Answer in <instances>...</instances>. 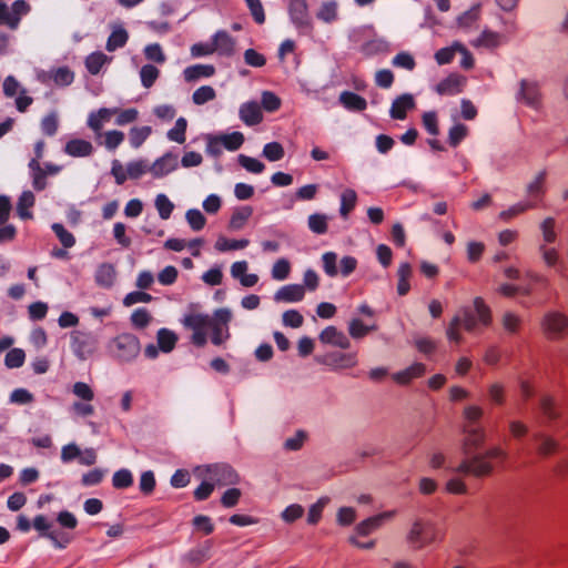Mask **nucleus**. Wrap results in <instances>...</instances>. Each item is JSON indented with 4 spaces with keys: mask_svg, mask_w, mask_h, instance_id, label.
<instances>
[{
    "mask_svg": "<svg viewBox=\"0 0 568 568\" xmlns=\"http://www.w3.org/2000/svg\"><path fill=\"white\" fill-rule=\"evenodd\" d=\"M506 452L500 447H493L484 454H476L464 458L457 466L447 465L446 470L454 474L446 483V490L454 495H465L468 488L463 480L465 476L485 477L491 474L493 464L490 460H505Z\"/></svg>",
    "mask_w": 568,
    "mask_h": 568,
    "instance_id": "obj_1",
    "label": "nucleus"
},
{
    "mask_svg": "<svg viewBox=\"0 0 568 568\" xmlns=\"http://www.w3.org/2000/svg\"><path fill=\"white\" fill-rule=\"evenodd\" d=\"M491 323V311L481 297L474 300V308L464 307L453 317L447 327V338L450 342L460 343L462 335L459 328L464 327L467 332H475L478 325L489 326Z\"/></svg>",
    "mask_w": 568,
    "mask_h": 568,
    "instance_id": "obj_2",
    "label": "nucleus"
},
{
    "mask_svg": "<svg viewBox=\"0 0 568 568\" xmlns=\"http://www.w3.org/2000/svg\"><path fill=\"white\" fill-rule=\"evenodd\" d=\"M443 540V532L437 525L430 520L416 519L407 536L406 541L414 550L423 549L434 542Z\"/></svg>",
    "mask_w": 568,
    "mask_h": 568,
    "instance_id": "obj_3",
    "label": "nucleus"
},
{
    "mask_svg": "<svg viewBox=\"0 0 568 568\" xmlns=\"http://www.w3.org/2000/svg\"><path fill=\"white\" fill-rule=\"evenodd\" d=\"M110 352L112 356L121 362L133 361L141 351L139 338L132 333H122L110 342Z\"/></svg>",
    "mask_w": 568,
    "mask_h": 568,
    "instance_id": "obj_4",
    "label": "nucleus"
},
{
    "mask_svg": "<svg viewBox=\"0 0 568 568\" xmlns=\"http://www.w3.org/2000/svg\"><path fill=\"white\" fill-rule=\"evenodd\" d=\"M70 347L78 359L85 361L98 351L99 337L93 332L73 331Z\"/></svg>",
    "mask_w": 568,
    "mask_h": 568,
    "instance_id": "obj_5",
    "label": "nucleus"
},
{
    "mask_svg": "<svg viewBox=\"0 0 568 568\" xmlns=\"http://www.w3.org/2000/svg\"><path fill=\"white\" fill-rule=\"evenodd\" d=\"M185 328L193 332L191 342L196 347H204L207 342V329L212 324V318L207 314L191 313L184 316L182 321Z\"/></svg>",
    "mask_w": 568,
    "mask_h": 568,
    "instance_id": "obj_6",
    "label": "nucleus"
},
{
    "mask_svg": "<svg viewBox=\"0 0 568 568\" xmlns=\"http://www.w3.org/2000/svg\"><path fill=\"white\" fill-rule=\"evenodd\" d=\"M31 11V6L26 0H14L11 6L2 2V26L11 30L18 29L22 17Z\"/></svg>",
    "mask_w": 568,
    "mask_h": 568,
    "instance_id": "obj_7",
    "label": "nucleus"
},
{
    "mask_svg": "<svg viewBox=\"0 0 568 568\" xmlns=\"http://www.w3.org/2000/svg\"><path fill=\"white\" fill-rule=\"evenodd\" d=\"M288 14L292 23L302 32H311L313 29L312 21L308 16V7L306 0H290Z\"/></svg>",
    "mask_w": 568,
    "mask_h": 568,
    "instance_id": "obj_8",
    "label": "nucleus"
},
{
    "mask_svg": "<svg viewBox=\"0 0 568 568\" xmlns=\"http://www.w3.org/2000/svg\"><path fill=\"white\" fill-rule=\"evenodd\" d=\"M541 326L548 338H559L568 332V318L559 312H549L544 316Z\"/></svg>",
    "mask_w": 568,
    "mask_h": 568,
    "instance_id": "obj_9",
    "label": "nucleus"
},
{
    "mask_svg": "<svg viewBox=\"0 0 568 568\" xmlns=\"http://www.w3.org/2000/svg\"><path fill=\"white\" fill-rule=\"evenodd\" d=\"M516 99L518 102L529 108L538 109L541 104V94L538 84L528 80H521Z\"/></svg>",
    "mask_w": 568,
    "mask_h": 568,
    "instance_id": "obj_10",
    "label": "nucleus"
},
{
    "mask_svg": "<svg viewBox=\"0 0 568 568\" xmlns=\"http://www.w3.org/2000/svg\"><path fill=\"white\" fill-rule=\"evenodd\" d=\"M178 165V154L166 152L161 158L156 159L152 165H150V173L153 175V178L160 179L176 170Z\"/></svg>",
    "mask_w": 568,
    "mask_h": 568,
    "instance_id": "obj_11",
    "label": "nucleus"
},
{
    "mask_svg": "<svg viewBox=\"0 0 568 568\" xmlns=\"http://www.w3.org/2000/svg\"><path fill=\"white\" fill-rule=\"evenodd\" d=\"M317 362L334 368H351L357 364V357L355 353L332 352L317 357Z\"/></svg>",
    "mask_w": 568,
    "mask_h": 568,
    "instance_id": "obj_12",
    "label": "nucleus"
},
{
    "mask_svg": "<svg viewBox=\"0 0 568 568\" xmlns=\"http://www.w3.org/2000/svg\"><path fill=\"white\" fill-rule=\"evenodd\" d=\"M464 450L466 455H470L473 450L479 448L486 438L485 430L480 425H465Z\"/></svg>",
    "mask_w": 568,
    "mask_h": 568,
    "instance_id": "obj_13",
    "label": "nucleus"
},
{
    "mask_svg": "<svg viewBox=\"0 0 568 568\" xmlns=\"http://www.w3.org/2000/svg\"><path fill=\"white\" fill-rule=\"evenodd\" d=\"M232 57L235 52V39L226 31L220 30L212 37V53Z\"/></svg>",
    "mask_w": 568,
    "mask_h": 568,
    "instance_id": "obj_14",
    "label": "nucleus"
},
{
    "mask_svg": "<svg viewBox=\"0 0 568 568\" xmlns=\"http://www.w3.org/2000/svg\"><path fill=\"white\" fill-rule=\"evenodd\" d=\"M415 106L416 103L410 93L400 94L393 101L389 115L395 120H404L407 116V112L415 109Z\"/></svg>",
    "mask_w": 568,
    "mask_h": 568,
    "instance_id": "obj_15",
    "label": "nucleus"
},
{
    "mask_svg": "<svg viewBox=\"0 0 568 568\" xmlns=\"http://www.w3.org/2000/svg\"><path fill=\"white\" fill-rule=\"evenodd\" d=\"M465 82L464 77L452 73L438 82L435 90L440 95H456L463 91Z\"/></svg>",
    "mask_w": 568,
    "mask_h": 568,
    "instance_id": "obj_16",
    "label": "nucleus"
},
{
    "mask_svg": "<svg viewBox=\"0 0 568 568\" xmlns=\"http://www.w3.org/2000/svg\"><path fill=\"white\" fill-rule=\"evenodd\" d=\"M116 112L118 108H101L89 114L87 124L99 136L104 123L109 122Z\"/></svg>",
    "mask_w": 568,
    "mask_h": 568,
    "instance_id": "obj_17",
    "label": "nucleus"
},
{
    "mask_svg": "<svg viewBox=\"0 0 568 568\" xmlns=\"http://www.w3.org/2000/svg\"><path fill=\"white\" fill-rule=\"evenodd\" d=\"M240 119L248 126L260 124L263 120L261 105L256 101H248L240 106Z\"/></svg>",
    "mask_w": 568,
    "mask_h": 568,
    "instance_id": "obj_18",
    "label": "nucleus"
},
{
    "mask_svg": "<svg viewBox=\"0 0 568 568\" xmlns=\"http://www.w3.org/2000/svg\"><path fill=\"white\" fill-rule=\"evenodd\" d=\"M320 341L323 344L334 345L343 349L351 347L348 337L335 326H327L324 328L320 334Z\"/></svg>",
    "mask_w": 568,
    "mask_h": 568,
    "instance_id": "obj_19",
    "label": "nucleus"
},
{
    "mask_svg": "<svg viewBox=\"0 0 568 568\" xmlns=\"http://www.w3.org/2000/svg\"><path fill=\"white\" fill-rule=\"evenodd\" d=\"M211 479L217 485H234L239 483V475L230 465H216L210 470Z\"/></svg>",
    "mask_w": 568,
    "mask_h": 568,
    "instance_id": "obj_20",
    "label": "nucleus"
},
{
    "mask_svg": "<svg viewBox=\"0 0 568 568\" xmlns=\"http://www.w3.org/2000/svg\"><path fill=\"white\" fill-rule=\"evenodd\" d=\"M538 252L547 267L555 268L557 273H559L560 275H565V267L562 262L560 261L559 252L556 247L539 244Z\"/></svg>",
    "mask_w": 568,
    "mask_h": 568,
    "instance_id": "obj_21",
    "label": "nucleus"
},
{
    "mask_svg": "<svg viewBox=\"0 0 568 568\" xmlns=\"http://www.w3.org/2000/svg\"><path fill=\"white\" fill-rule=\"evenodd\" d=\"M116 278V270L111 263L100 264L94 273V282L102 288H111Z\"/></svg>",
    "mask_w": 568,
    "mask_h": 568,
    "instance_id": "obj_22",
    "label": "nucleus"
},
{
    "mask_svg": "<svg viewBox=\"0 0 568 568\" xmlns=\"http://www.w3.org/2000/svg\"><path fill=\"white\" fill-rule=\"evenodd\" d=\"M426 373V366L423 363H414L409 367L396 372L392 378L398 385H408L413 379L422 377Z\"/></svg>",
    "mask_w": 568,
    "mask_h": 568,
    "instance_id": "obj_23",
    "label": "nucleus"
},
{
    "mask_svg": "<svg viewBox=\"0 0 568 568\" xmlns=\"http://www.w3.org/2000/svg\"><path fill=\"white\" fill-rule=\"evenodd\" d=\"M305 290L300 284H288L281 287L274 295L276 302L294 303L304 298Z\"/></svg>",
    "mask_w": 568,
    "mask_h": 568,
    "instance_id": "obj_24",
    "label": "nucleus"
},
{
    "mask_svg": "<svg viewBox=\"0 0 568 568\" xmlns=\"http://www.w3.org/2000/svg\"><path fill=\"white\" fill-rule=\"evenodd\" d=\"M394 511H385L375 516H372L356 526V532L361 536H367L378 529L385 519L393 517Z\"/></svg>",
    "mask_w": 568,
    "mask_h": 568,
    "instance_id": "obj_25",
    "label": "nucleus"
},
{
    "mask_svg": "<svg viewBox=\"0 0 568 568\" xmlns=\"http://www.w3.org/2000/svg\"><path fill=\"white\" fill-rule=\"evenodd\" d=\"M93 150L92 143L83 139H72L64 146V152L74 158L89 156Z\"/></svg>",
    "mask_w": 568,
    "mask_h": 568,
    "instance_id": "obj_26",
    "label": "nucleus"
},
{
    "mask_svg": "<svg viewBox=\"0 0 568 568\" xmlns=\"http://www.w3.org/2000/svg\"><path fill=\"white\" fill-rule=\"evenodd\" d=\"M36 196L31 191H23L17 203V215L21 220H32L33 213L31 209L34 206Z\"/></svg>",
    "mask_w": 568,
    "mask_h": 568,
    "instance_id": "obj_27",
    "label": "nucleus"
},
{
    "mask_svg": "<svg viewBox=\"0 0 568 568\" xmlns=\"http://www.w3.org/2000/svg\"><path fill=\"white\" fill-rule=\"evenodd\" d=\"M215 73V68L211 64H194L184 69L183 75L186 82H193L201 78H210Z\"/></svg>",
    "mask_w": 568,
    "mask_h": 568,
    "instance_id": "obj_28",
    "label": "nucleus"
},
{
    "mask_svg": "<svg viewBox=\"0 0 568 568\" xmlns=\"http://www.w3.org/2000/svg\"><path fill=\"white\" fill-rule=\"evenodd\" d=\"M339 102L349 111L361 112L367 108L366 100L352 91H343L339 95Z\"/></svg>",
    "mask_w": 568,
    "mask_h": 568,
    "instance_id": "obj_29",
    "label": "nucleus"
},
{
    "mask_svg": "<svg viewBox=\"0 0 568 568\" xmlns=\"http://www.w3.org/2000/svg\"><path fill=\"white\" fill-rule=\"evenodd\" d=\"M532 438L538 443L537 453L542 457L549 456L558 449V442L544 433H535Z\"/></svg>",
    "mask_w": 568,
    "mask_h": 568,
    "instance_id": "obj_30",
    "label": "nucleus"
},
{
    "mask_svg": "<svg viewBox=\"0 0 568 568\" xmlns=\"http://www.w3.org/2000/svg\"><path fill=\"white\" fill-rule=\"evenodd\" d=\"M11 210L12 205L10 199L2 195V242L13 240L17 233L12 224H7Z\"/></svg>",
    "mask_w": 568,
    "mask_h": 568,
    "instance_id": "obj_31",
    "label": "nucleus"
},
{
    "mask_svg": "<svg viewBox=\"0 0 568 568\" xmlns=\"http://www.w3.org/2000/svg\"><path fill=\"white\" fill-rule=\"evenodd\" d=\"M539 409L547 423L556 422L560 417V412L556 406L555 399L549 395L540 397Z\"/></svg>",
    "mask_w": 568,
    "mask_h": 568,
    "instance_id": "obj_32",
    "label": "nucleus"
},
{
    "mask_svg": "<svg viewBox=\"0 0 568 568\" xmlns=\"http://www.w3.org/2000/svg\"><path fill=\"white\" fill-rule=\"evenodd\" d=\"M316 18L325 23H333L338 19V3L335 0L324 1L318 11Z\"/></svg>",
    "mask_w": 568,
    "mask_h": 568,
    "instance_id": "obj_33",
    "label": "nucleus"
},
{
    "mask_svg": "<svg viewBox=\"0 0 568 568\" xmlns=\"http://www.w3.org/2000/svg\"><path fill=\"white\" fill-rule=\"evenodd\" d=\"M413 274L412 265L407 262H404L399 265L397 271L398 283H397V293L400 296H405L408 294L410 290L409 280Z\"/></svg>",
    "mask_w": 568,
    "mask_h": 568,
    "instance_id": "obj_34",
    "label": "nucleus"
},
{
    "mask_svg": "<svg viewBox=\"0 0 568 568\" xmlns=\"http://www.w3.org/2000/svg\"><path fill=\"white\" fill-rule=\"evenodd\" d=\"M129 39V33L123 27L115 28L108 38L105 49L113 52L116 49L123 48Z\"/></svg>",
    "mask_w": 568,
    "mask_h": 568,
    "instance_id": "obj_35",
    "label": "nucleus"
},
{
    "mask_svg": "<svg viewBox=\"0 0 568 568\" xmlns=\"http://www.w3.org/2000/svg\"><path fill=\"white\" fill-rule=\"evenodd\" d=\"M28 166L31 172L33 189L38 192L43 191L47 187V175L42 172V165L37 160H30Z\"/></svg>",
    "mask_w": 568,
    "mask_h": 568,
    "instance_id": "obj_36",
    "label": "nucleus"
},
{
    "mask_svg": "<svg viewBox=\"0 0 568 568\" xmlns=\"http://www.w3.org/2000/svg\"><path fill=\"white\" fill-rule=\"evenodd\" d=\"M158 346L164 353H170L175 347L178 336L174 332L168 328H161L156 334Z\"/></svg>",
    "mask_w": 568,
    "mask_h": 568,
    "instance_id": "obj_37",
    "label": "nucleus"
},
{
    "mask_svg": "<svg viewBox=\"0 0 568 568\" xmlns=\"http://www.w3.org/2000/svg\"><path fill=\"white\" fill-rule=\"evenodd\" d=\"M252 214L253 209L248 205L235 209L230 219V229L241 230L247 220L252 216Z\"/></svg>",
    "mask_w": 568,
    "mask_h": 568,
    "instance_id": "obj_38",
    "label": "nucleus"
},
{
    "mask_svg": "<svg viewBox=\"0 0 568 568\" xmlns=\"http://www.w3.org/2000/svg\"><path fill=\"white\" fill-rule=\"evenodd\" d=\"M151 126H133L129 132V141L132 148L139 149L151 135Z\"/></svg>",
    "mask_w": 568,
    "mask_h": 568,
    "instance_id": "obj_39",
    "label": "nucleus"
},
{
    "mask_svg": "<svg viewBox=\"0 0 568 568\" xmlns=\"http://www.w3.org/2000/svg\"><path fill=\"white\" fill-rule=\"evenodd\" d=\"M216 136L221 141L223 148L226 149L227 151L239 150L243 145L245 140L243 133L239 131L227 134H219Z\"/></svg>",
    "mask_w": 568,
    "mask_h": 568,
    "instance_id": "obj_40",
    "label": "nucleus"
},
{
    "mask_svg": "<svg viewBox=\"0 0 568 568\" xmlns=\"http://www.w3.org/2000/svg\"><path fill=\"white\" fill-rule=\"evenodd\" d=\"M49 77L59 87H68L74 80V73L68 67H60L50 71Z\"/></svg>",
    "mask_w": 568,
    "mask_h": 568,
    "instance_id": "obj_41",
    "label": "nucleus"
},
{
    "mask_svg": "<svg viewBox=\"0 0 568 568\" xmlns=\"http://www.w3.org/2000/svg\"><path fill=\"white\" fill-rule=\"evenodd\" d=\"M357 202V194L353 189H346L341 194V207L339 214L343 217H347L348 214L354 210Z\"/></svg>",
    "mask_w": 568,
    "mask_h": 568,
    "instance_id": "obj_42",
    "label": "nucleus"
},
{
    "mask_svg": "<svg viewBox=\"0 0 568 568\" xmlns=\"http://www.w3.org/2000/svg\"><path fill=\"white\" fill-rule=\"evenodd\" d=\"M108 57L103 52H92L85 59V68L91 74L95 75L101 71Z\"/></svg>",
    "mask_w": 568,
    "mask_h": 568,
    "instance_id": "obj_43",
    "label": "nucleus"
},
{
    "mask_svg": "<svg viewBox=\"0 0 568 568\" xmlns=\"http://www.w3.org/2000/svg\"><path fill=\"white\" fill-rule=\"evenodd\" d=\"M131 325L136 329H144L152 321V315L145 307L136 308L130 317Z\"/></svg>",
    "mask_w": 568,
    "mask_h": 568,
    "instance_id": "obj_44",
    "label": "nucleus"
},
{
    "mask_svg": "<svg viewBox=\"0 0 568 568\" xmlns=\"http://www.w3.org/2000/svg\"><path fill=\"white\" fill-rule=\"evenodd\" d=\"M52 231L54 232L55 236L59 239L60 243L64 248H71L75 244V237L74 235L69 232L63 224L61 223H53L51 225Z\"/></svg>",
    "mask_w": 568,
    "mask_h": 568,
    "instance_id": "obj_45",
    "label": "nucleus"
},
{
    "mask_svg": "<svg viewBox=\"0 0 568 568\" xmlns=\"http://www.w3.org/2000/svg\"><path fill=\"white\" fill-rule=\"evenodd\" d=\"M556 221L554 217H547L540 223V231L542 234V243L549 245L556 242L557 233L555 231Z\"/></svg>",
    "mask_w": 568,
    "mask_h": 568,
    "instance_id": "obj_46",
    "label": "nucleus"
},
{
    "mask_svg": "<svg viewBox=\"0 0 568 568\" xmlns=\"http://www.w3.org/2000/svg\"><path fill=\"white\" fill-rule=\"evenodd\" d=\"M128 176L131 180H138L146 172H150V165L146 160L140 159L126 164Z\"/></svg>",
    "mask_w": 568,
    "mask_h": 568,
    "instance_id": "obj_47",
    "label": "nucleus"
},
{
    "mask_svg": "<svg viewBox=\"0 0 568 568\" xmlns=\"http://www.w3.org/2000/svg\"><path fill=\"white\" fill-rule=\"evenodd\" d=\"M248 240H229L226 237L220 236L215 242V248L220 252L233 251V250H242L248 245Z\"/></svg>",
    "mask_w": 568,
    "mask_h": 568,
    "instance_id": "obj_48",
    "label": "nucleus"
},
{
    "mask_svg": "<svg viewBox=\"0 0 568 568\" xmlns=\"http://www.w3.org/2000/svg\"><path fill=\"white\" fill-rule=\"evenodd\" d=\"M237 162L250 173L260 174L265 170V164L263 162L245 154H240L237 156Z\"/></svg>",
    "mask_w": 568,
    "mask_h": 568,
    "instance_id": "obj_49",
    "label": "nucleus"
},
{
    "mask_svg": "<svg viewBox=\"0 0 568 568\" xmlns=\"http://www.w3.org/2000/svg\"><path fill=\"white\" fill-rule=\"evenodd\" d=\"M392 65L407 71H413L416 68V61L413 54L407 51H402L392 59Z\"/></svg>",
    "mask_w": 568,
    "mask_h": 568,
    "instance_id": "obj_50",
    "label": "nucleus"
},
{
    "mask_svg": "<svg viewBox=\"0 0 568 568\" xmlns=\"http://www.w3.org/2000/svg\"><path fill=\"white\" fill-rule=\"evenodd\" d=\"M262 154L268 161L276 162L284 158L285 151L281 143L270 142L264 145Z\"/></svg>",
    "mask_w": 568,
    "mask_h": 568,
    "instance_id": "obj_51",
    "label": "nucleus"
},
{
    "mask_svg": "<svg viewBox=\"0 0 568 568\" xmlns=\"http://www.w3.org/2000/svg\"><path fill=\"white\" fill-rule=\"evenodd\" d=\"M215 97V90L211 85H202L193 92L192 100L194 104L202 105L214 100Z\"/></svg>",
    "mask_w": 568,
    "mask_h": 568,
    "instance_id": "obj_52",
    "label": "nucleus"
},
{
    "mask_svg": "<svg viewBox=\"0 0 568 568\" xmlns=\"http://www.w3.org/2000/svg\"><path fill=\"white\" fill-rule=\"evenodd\" d=\"M154 204L162 220L170 219L174 210V204L165 194H158Z\"/></svg>",
    "mask_w": 568,
    "mask_h": 568,
    "instance_id": "obj_53",
    "label": "nucleus"
},
{
    "mask_svg": "<svg viewBox=\"0 0 568 568\" xmlns=\"http://www.w3.org/2000/svg\"><path fill=\"white\" fill-rule=\"evenodd\" d=\"M503 327L509 334H517L521 327L523 320L513 312H506L503 315Z\"/></svg>",
    "mask_w": 568,
    "mask_h": 568,
    "instance_id": "obj_54",
    "label": "nucleus"
},
{
    "mask_svg": "<svg viewBox=\"0 0 568 568\" xmlns=\"http://www.w3.org/2000/svg\"><path fill=\"white\" fill-rule=\"evenodd\" d=\"M187 122L184 118H179L174 124V126L169 130L168 139L178 143L185 142V132H186Z\"/></svg>",
    "mask_w": 568,
    "mask_h": 568,
    "instance_id": "obj_55",
    "label": "nucleus"
},
{
    "mask_svg": "<svg viewBox=\"0 0 568 568\" xmlns=\"http://www.w3.org/2000/svg\"><path fill=\"white\" fill-rule=\"evenodd\" d=\"M160 71L152 64H145L140 70L141 83L145 89L151 88L156 81Z\"/></svg>",
    "mask_w": 568,
    "mask_h": 568,
    "instance_id": "obj_56",
    "label": "nucleus"
},
{
    "mask_svg": "<svg viewBox=\"0 0 568 568\" xmlns=\"http://www.w3.org/2000/svg\"><path fill=\"white\" fill-rule=\"evenodd\" d=\"M376 329V326H367L359 318H353L348 324V333L353 338H362L371 331Z\"/></svg>",
    "mask_w": 568,
    "mask_h": 568,
    "instance_id": "obj_57",
    "label": "nucleus"
},
{
    "mask_svg": "<svg viewBox=\"0 0 568 568\" xmlns=\"http://www.w3.org/2000/svg\"><path fill=\"white\" fill-rule=\"evenodd\" d=\"M185 219L190 225V227L197 232L201 231L206 223V219L203 213L197 209H190L186 211Z\"/></svg>",
    "mask_w": 568,
    "mask_h": 568,
    "instance_id": "obj_58",
    "label": "nucleus"
},
{
    "mask_svg": "<svg viewBox=\"0 0 568 568\" xmlns=\"http://www.w3.org/2000/svg\"><path fill=\"white\" fill-rule=\"evenodd\" d=\"M328 501H329L328 497H322L310 507V510L307 514V523L310 525H316L320 521V519L322 517V513H323L325 506L328 504Z\"/></svg>",
    "mask_w": 568,
    "mask_h": 568,
    "instance_id": "obj_59",
    "label": "nucleus"
},
{
    "mask_svg": "<svg viewBox=\"0 0 568 568\" xmlns=\"http://www.w3.org/2000/svg\"><path fill=\"white\" fill-rule=\"evenodd\" d=\"M26 361V353L21 348L10 349L4 357V364L8 368H18L23 365Z\"/></svg>",
    "mask_w": 568,
    "mask_h": 568,
    "instance_id": "obj_60",
    "label": "nucleus"
},
{
    "mask_svg": "<svg viewBox=\"0 0 568 568\" xmlns=\"http://www.w3.org/2000/svg\"><path fill=\"white\" fill-rule=\"evenodd\" d=\"M133 484V477L129 469H120L113 474L112 485L116 489H124Z\"/></svg>",
    "mask_w": 568,
    "mask_h": 568,
    "instance_id": "obj_61",
    "label": "nucleus"
},
{
    "mask_svg": "<svg viewBox=\"0 0 568 568\" xmlns=\"http://www.w3.org/2000/svg\"><path fill=\"white\" fill-rule=\"evenodd\" d=\"M308 227L315 234L327 232V219L324 214L314 213L308 216Z\"/></svg>",
    "mask_w": 568,
    "mask_h": 568,
    "instance_id": "obj_62",
    "label": "nucleus"
},
{
    "mask_svg": "<svg viewBox=\"0 0 568 568\" xmlns=\"http://www.w3.org/2000/svg\"><path fill=\"white\" fill-rule=\"evenodd\" d=\"M9 402L16 405H28L34 402V396L26 388H16L10 394Z\"/></svg>",
    "mask_w": 568,
    "mask_h": 568,
    "instance_id": "obj_63",
    "label": "nucleus"
},
{
    "mask_svg": "<svg viewBox=\"0 0 568 568\" xmlns=\"http://www.w3.org/2000/svg\"><path fill=\"white\" fill-rule=\"evenodd\" d=\"M103 144L109 151H114L124 141V133L119 130H111L105 132Z\"/></svg>",
    "mask_w": 568,
    "mask_h": 568,
    "instance_id": "obj_64",
    "label": "nucleus"
}]
</instances>
